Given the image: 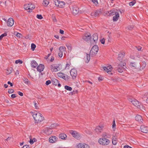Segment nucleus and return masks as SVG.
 <instances>
[{
	"instance_id": "4d7b16f0",
	"label": "nucleus",
	"mask_w": 148,
	"mask_h": 148,
	"mask_svg": "<svg viewBox=\"0 0 148 148\" xmlns=\"http://www.w3.org/2000/svg\"><path fill=\"white\" fill-rule=\"evenodd\" d=\"M18 94L20 95L21 96H22L23 95V93L20 92V91H18Z\"/></svg>"
},
{
	"instance_id": "a878e982",
	"label": "nucleus",
	"mask_w": 148,
	"mask_h": 148,
	"mask_svg": "<svg viewBox=\"0 0 148 148\" xmlns=\"http://www.w3.org/2000/svg\"><path fill=\"white\" fill-rule=\"evenodd\" d=\"M92 38L94 41L96 42L98 39V35L96 33L94 34L92 36Z\"/></svg>"
},
{
	"instance_id": "6e6552de",
	"label": "nucleus",
	"mask_w": 148,
	"mask_h": 148,
	"mask_svg": "<svg viewBox=\"0 0 148 148\" xmlns=\"http://www.w3.org/2000/svg\"><path fill=\"white\" fill-rule=\"evenodd\" d=\"M35 8L34 5L32 4L31 3H29L28 4H25L24 5V8L26 10H29V12H31V10L34 9Z\"/></svg>"
},
{
	"instance_id": "f03ea898",
	"label": "nucleus",
	"mask_w": 148,
	"mask_h": 148,
	"mask_svg": "<svg viewBox=\"0 0 148 148\" xmlns=\"http://www.w3.org/2000/svg\"><path fill=\"white\" fill-rule=\"evenodd\" d=\"M129 101L131 102L135 106H136L138 108H139L142 110H144V107L142 105H140V103L136 99H130Z\"/></svg>"
},
{
	"instance_id": "473e14b6",
	"label": "nucleus",
	"mask_w": 148,
	"mask_h": 148,
	"mask_svg": "<svg viewBox=\"0 0 148 148\" xmlns=\"http://www.w3.org/2000/svg\"><path fill=\"white\" fill-rule=\"evenodd\" d=\"M49 3V2L48 0H44L43 1V4L45 6H47Z\"/></svg>"
},
{
	"instance_id": "dca6fc26",
	"label": "nucleus",
	"mask_w": 148,
	"mask_h": 148,
	"mask_svg": "<svg viewBox=\"0 0 148 148\" xmlns=\"http://www.w3.org/2000/svg\"><path fill=\"white\" fill-rule=\"evenodd\" d=\"M66 49L65 47H60L59 48L60 52L58 53V56L60 58H61L63 55V52Z\"/></svg>"
},
{
	"instance_id": "bb28decb",
	"label": "nucleus",
	"mask_w": 148,
	"mask_h": 148,
	"mask_svg": "<svg viewBox=\"0 0 148 148\" xmlns=\"http://www.w3.org/2000/svg\"><path fill=\"white\" fill-rule=\"evenodd\" d=\"M102 130V127H101L99 126H97L95 129L96 132L98 133L101 132Z\"/></svg>"
},
{
	"instance_id": "f704fd0d",
	"label": "nucleus",
	"mask_w": 148,
	"mask_h": 148,
	"mask_svg": "<svg viewBox=\"0 0 148 148\" xmlns=\"http://www.w3.org/2000/svg\"><path fill=\"white\" fill-rule=\"evenodd\" d=\"M130 66L131 67L136 68V64L135 62L131 63L130 64Z\"/></svg>"
},
{
	"instance_id": "423d86ee",
	"label": "nucleus",
	"mask_w": 148,
	"mask_h": 148,
	"mask_svg": "<svg viewBox=\"0 0 148 148\" xmlns=\"http://www.w3.org/2000/svg\"><path fill=\"white\" fill-rule=\"evenodd\" d=\"M61 65L52 64L50 66V69L51 71L53 72H56L60 71L61 69Z\"/></svg>"
},
{
	"instance_id": "a19ab883",
	"label": "nucleus",
	"mask_w": 148,
	"mask_h": 148,
	"mask_svg": "<svg viewBox=\"0 0 148 148\" xmlns=\"http://www.w3.org/2000/svg\"><path fill=\"white\" fill-rule=\"evenodd\" d=\"M52 17L53 21L54 22H57V20L55 16L54 15H52Z\"/></svg>"
},
{
	"instance_id": "393cba45",
	"label": "nucleus",
	"mask_w": 148,
	"mask_h": 148,
	"mask_svg": "<svg viewBox=\"0 0 148 148\" xmlns=\"http://www.w3.org/2000/svg\"><path fill=\"white\" fill-rule=\"evenodd\" d=\"M31 66L33 68H35L38 65V64L35 60L31 61Z\"/></svg>"
},
{
	"instance_id": "e433bc0d",
	"label": "nucleus",
	"mask_w": 148,
	"mask_h": 148,
	"mask_svg": "<svg viewBox=\"0 0 148 148\" xmlns=\"http://www.w3.org/2000/svg\"><path fill=\"white\" fill-rule=\"evenodd\" d=\"M65 88L66 89L70 91L72 90V88L71 87L67 86H65Z\"/></svg>"
},
{
	"instance_id": "e2e57ef3",
	"label": "nucleus",
	"mask_w": 148,
	"mask_h": 148,
	"mask_svg": "<svg viewBox=\"0 0 148 148\" xmlns=\"http://www.w3.org/2000/svg\"><path fill=\"white\" fill-rule=\"evenodd\" d=\"M54 57L53 56H51L50 61L51 62H53L54 60Z\"/></svg>"
},
{
	"instance_id": "052dcab7",
	"label": "nucleus",
	"mask_w": 148,
	"mask_h": 148,
	"mask_svg": "<svg viewBox=\"0 0 148 148\" xmlns=\"http://www.w3.org/2000/svg\"><path fill=\"white\" fill-rule=\"evenodd\" d=\"M60 33L62 34H64V31L63 30H62V29H60Z\"/></svg>"
},
{
	"instance_id": "2f4dec72",
	"label": "nucleus",
	"mask_w": 148,
	"mask_h": 148,
	"mask_svg": "<svg viewBox=\"0 0 148 148\" xmlns=\"http://www.w3.org/2000/svg\"><path fill=\"white\" fill-rule=\"evenodd\" d=\"M23 82L25 84H30V82L29 81V80L25 78L23 79Z\"/></svg>"
},
{
	"instance_id": "6ab92c4d",
	"label": "nucleus",
	"mask_w": 148,
	"mask_h": 148,
	"mask_svg": "<svg viewBox=\"0 0 148 148\" xmlns=\"http://www.w3.org/2000/svg\"><path fill=\"white\" fill-rule=\"evenodd\" d=\"M58 138L55 136H53L49 138V141L51 143H53L56 142Z\"/></svg>"
},
{
	"instance_id": "c756f323",
	"label": "nucleus",
	"mask_w": 148,
	"mask_h": 148,
	"mask_svg": "<svg viewBox=\"0 0 148 148\" xmlns=\"http://www.w3.org/2000/svg\"><path fill=\"white\" fill-rule=\"evenodd\" d=\"M85 59L86 62L88 63L90 59V55L86 53V57L85 58Z\"/></svg>"
},
{
	"instance_id": "603ef678",
	"label": "nucleus",
	"mask_w": 148,
	"mask_h": 148,
	"mask_svg": "<svg viewBox=\"0 0 148 148\" xmlns=\"http://www.w3.org/2000/svg\"><path fill=\"white\" fill-rule=\"evenodd\" d=\"M34 106L36 109H38V107L37 106V103H36L35 101L34 102Z\"/></svg>"
},
{
	"instance_id": "13d9d810",
	"label": "nucleus",
	"mask_w": 148,
	"mask_h": 148,
	"mask_svg": "<svg viewBox=\"0 0 148 148\" xmlns=\"http://www.w3.org/2000/svg\"><path fill=\"white\" fill-rule=\"evenodd\" d=\"M136 48L138 51H140L141 49V47L140 46L136 47Z\"/></svg>"
},
{
	"instance_id": "c03bdc74",
	"label": "nucleus",
	"mask_w": 148,
	"mask_h": 148,
	"mask_svg": "<svg viewBox=\"0 0 148 148\" xmlns=\"http://www.w3.org/2000/svg\"><path fill=\"white\" fill-rule=\"evenodd\" d=\"M7 35V34L5 33H4L3 34H2L0 36V39L1 40L4 36H5Z\"/></svg>"
},
{
	"instance_id": "37998d69",
	"label": "nucleus",
	"mask_w": 148,
	"mask_h": 148,
	"mask_svg": "<svg viewBox=\"0 0 148 148\" xmlns=\"http://www.w3.org/2000/svg\"><path fill=\"white\" fill-rule=\"evenodd\" d=\"M66 46L69 50L71 51V45L68 44L66 45Z\"/></svg>"
},
{
	"instance_id": "aec40b11",
	"label": "nucleus",
	"mask_w": 148,
	"mask_h": 148,
	"mask_svg": "<svg viewBox=\"0 0 148 148\" xmlns=\"http://www.w3.org/2000/svg\"><path fill=\"white\" fill-rule=\"evenodd\" d=\"M14 23V21L12 18H9L7 22V25L8 26H12Z\"/></svg>"
},
{
	"instance_id": "4c0bfd02",
	"label": "nucleus",
	"mask_w": 148,
	"mask_h": 148,
	"mask_svg": "<svg viewBox=\"0 0 148 148\" xmlns=\"http://www.w3.org/2000/svg\"><path fill=\"white\" fill-rule=\"evenodd\" d=\"M15 63L16 64H17L18 63H19V64H21L22 63L23 61L21 60H16L15 61Z\"/></svg>"
},
{
	"instance_id": "3c124183",
	"label": "nucleus",
	"mask_w": 148,
	"mask_h": 148,
	"mask_svg": "<svg viewBox=\"0 0 148 148\" xmlns=\"http://www.w3.org/2000/svg\"><path fill=\"white\" fill-rule=\"evenodd\" d=\"M51 54V53H49L48 54L47 56H46L45 57V58L47 60V61H49V60L48 59V58L49 57V56H50Z\"/></svg>"
},
{
	"instance_id": "79ce46f5",
	"label": "nucleus",
	"mask_w": 148,
	"mask_h": 148,
	"mask_svg": "<svg viewBox=\"0 0 148 148\" xmlns=\"http://www.w3.org/2000/svg\"><path fill=\"white\" fill-rule=\"evenodd\" d=\"M36 17L40 19H41L43 18L42 16L41 15L37 14L36 16Z\"/></svg>"
},
{
	"instance_id": "864d4df0",
	"label": "nucleus",
	"mask_w": 148,
	"mask_h": 148,
	"mask_svg": "<svg viewBox=\"0 0 148 148\" xmlns=\"http://www.w3.org/2000/svg\"><path fill=\"white\" fill-rule=\"evenodd\" d=\"M77 147L78 148H81L83 147V145H82L81 143H79L77 145Z\"/></svg>"
},
{
	"instance_id": "ea45409f",
	"label": "nucleus",
	"mask_w": 148,
	"mask_h": 148,
	"mask_svg": "<svg viewBox=\"0 0 148 148\" xmlns=\"http://www.w3.org/2000/svg\"><path fill=\"white\" fill-rule=\"evenodd\" d=\"M82 147H84V148H90L89 146L87 144H84L83 145Z\"/></svg>"
},
{
	"instance_id": "f3484780",
	"label": "nucleus",
	"mask_w": 148,
	"mask_h": 148,
	"mask_svg": "<svg viewBox=\"0 0 148 148\" xmlns=\"http://www.w3.org/2000/svg\"><path fill=\"white\" fill-rule=\"evenodd\" d=\"M52 83L53 84L56 86L58 85L59 87H60L61 85L59 83V81L55 78H53L51 79Z\"/></svg>"
},
{
	"instance_id": "09e8293b",
	"label": "nucleus",
	"mask_w": 148,
	"mask_h": 148,
	"mask_svg": "<svg viewBox=\"0 0 148 148\" xmlns=\"http://www.w3.org/2000/svg\"><path fill=\"white\" fill-rule=\"evenodd\" d=\"M16 35L17 37H18L19 38L21 37L22 36V35L21 34L19 33H17L16 34Z\"/></svg>"
},
{
	"instance_id": "0eeeda50",
	"label": "nucleus",
	"mask_w": 148,
	"mask_h": 148,
	"mask_svg": "<svg viewBox=\"0 0 148 148\" xmlns=\"http://www.w3.org/2000/svg\"><path fill=\"white\" fill-rule=\"evenodd\" d=\"M99 50L98 47L97 45L94 46L92 48L90 53L92 56L95 55Z\"/></svg>"
},
{
	"instance_id": "de8ad7c7",
	"label": "nucleus",
	"mask_w": 148,
	"mask_h": 148,
	"mask_svg": "<svg viewBox=\"0 0 148 148\" xmlns=\"http://www.w3.org/2000/svg\"><path fill=\"white\" fill-rule=\"evenodd\" d=\"M135 3V2L132 1L129 3V4L130 6H132Z\"/></svg>"
},
{
	"instance_id": "774afa93",
	"label": "nucleus",
	"mask_w": 148,
	"mask_h": 148,
	"mask_svg": "<svg viewBox=\"0 0 148 148\" xmlns=\"http://www.w3.org/2000/svg\"><path fill=\"white\" fill-rule=\"evenodd\" d=\"M124 148H132V147L128 145H126L124 146Z\"/></svg>"
},
{
	"instance_id": "c85d7f7f",
	"label": "nucleus",
	"mask_w": 148,
	"mask_h": 148,
	"mask_svg": "<svg viewBox=\"0 0 148 148\" xmlns=\"http://www.w3.org/2000/svg\"><path fill=\"white\" fill-rule=\"evenodd\" d=\"M103 138H110V135L106 133H104L102 135Z\"/></svg>"
},
{
	"instance_id": "2eb2a0df",
	"label": "nucleus",
	"mask_w": 148,
	"mask_h": 148,
	"mask_svg": "<svg viewBox=\"0 0 148 148\" xmlns=\"http://www.w3.org/2000/svg\"><path fill=\"white\" fill-rule=\"evenodd\" d=\"M102 11L101 10V9L97 10L92 12L91 13V15L92 16L96 17L101 14L102 12Z\"/></svg>"
},
{
	"instance_id": "49530a36",
	"label": "nucleus",
	"mask_w": 148,
	"mask_h": 148,
	"mask_svg": "<svg viewBox=\"0 0 148 148\" xmlns=\"http://www.w3.org/2000/svg\"><path fill=\"white\" fill-rule=\"evenodd\" d=\"M14 92V90L12 89H9L8 91V93H12Z\"/></svg>"
},
{
	"instance_id": "338daca9",
	"label": "nucleus",
	"mask_w": 148,
	"mask_h": 148,
	"mask_svg": "<svg viewBox=\"0 0 148 148\" xmlns=\"http://www.w3.org/2000/svg\"><path fill=\"white\" fill-rule=\"evenodd\" d=\"M11 97L12 98H15L16 97V95L13 94L11 95Z\"/></svg>"
},
{
	"instance_id": "cd10ccee",
	"label": "nucleus",
	"mask_w": 148,
	"mask_h": 148,
	"mask_svg": "<svg viewBox=\"0 0 148 148\" xmlns=\"http://www.w3.org/2000/svg\"><path fill=\"white\" fill-rule=\"evenodd\" d=\"M59 138L62 139H66L67 137L66 134L64 133L61 134L59 135Z\"/></svg>"
},
{
	"instance_id": "1a4fd4ad",
	"label": "nucleus",
	"mask_w": 148,
	"mask_h": 148,
	"mask_svg": "<svg viewBox=\"0 0 148 148\" xmlns=\"http://www.w3.org/2000/svg\"><path fill=\"white\" fill-rule=\"evenodd\" d=\"M70 133L73 137L77 139H79L81 138V137L80 134L76 131L71 130L70 132Z\"/></svg>"
},
{
	"instance_id": "5701e85b",
	"label": "nucleus",
	"mask_w": 148,
	"mask_h": 148,
	"mask_svg": "<svg viewBox=\"0 0 148 148\" xmlns=\"http://www.w3.org/2000/svg\"><path fill=\"white\" fill-rule=\"evenodd\" d=\"M135 119L138 121L142 122L143 119L142 117L139 115H138L136 116Z\"/></svg>"
},
{
	"instance_id": "69168bd1",
	"label": "nucleus",
	"mask_w": 148,
	"mask_h": 148,
	"mask_svg": "<svg viewBox=\"0 0 148 148\" xmlns=\"http://www.w3.org/2000/svg\"><path fill=\"white\" fill-rule=\"evenodd\" d=\"M123 58V57H120V58H119V57H118V59L119 61H120V62H122V60Z\"/></svg>"
},
{
	"instance_id": "58836bf2",
	"label": "nucleus",
	"mask_w": 148,
	"mask_h": 148,
	"mask_svg": "<svg viewBox=\"0 0 148 148\" xmlns=\"http://www.w3.org/2000/svg\"><path fill=\"white\" fill-rule=\"evenodd\" d=\"M36 47V45L33 43L31 44V49L33 51H34Z\"/></svg>"
},
{
	"instance_id": "20e7f679",
	"label": "nucleus",
	"mask_w": 148,
	"mask_h": 148,
	"mask_svg": "<svg viewBox=\"0 0 148 148\" xmlns=\"http://www.w3.org/2000/svg\"><path fill=\"white\" fill-rule=\"evenodd\" d=\"M109 13V16L113 15L115 14V15L113 17V21H117L119 17V15L118 12H114L112 10L110 11L109 12H108Z\"/></svg>"
},
{
	"instance_id": "bf43d9fd",
	"label": "nucleus",
	"mask_w": 148,
	"mask_h": 148,
	"mask_svg": "<svg viewBox=\"0 0 148 148\" xmlns=\"http://www.w3.org/2000/svg\"><path fill=\"white\" fill-rule=\"evenodd\" d=\"M128 29L129 30H131L132 29L134 28V26H130L128 27Z\"/></svg>"
},
{
	"instance_id": "6e6d98bb",
	"label": "nucleus",
	"mask_w": 148,
	"mask_h": 148,
	"mask_svg": "<svg viewBox=\"0 0 148 148\" xmlns=\"http://www.w3.org/2000/svg\"><path fill=\"white\" fill-rule=\"evenodd\" d=\"M105 41V40L104 38H103L100 40L101 43L103 44H104Z\"/></svg>"
},
{
	"instance_id": "4be33fe9",
	"label": "nucleus",
	"mask_w": 148,
	"mask_h": 148,
	"mask_svg": "<svg viewBox=\"0 0 148 148\" xmlns=\"http://www.w3.org/2000/svg\"><path fill=\"white\" fill-rule=\"evenodd\" d=\"M44 68V66L43 65L40 64L37 67V70L38 71L40 72L43 71Z\"/></svg>"
},
{
	"instance_id": "9d476101",
	"label": "nucleus",
	"mask_w": 148,
	"mask_h": 148,
	"mask_svg": "<svg viewBox=\"0 0 148 148\" xmlns=\"http://www.w3.org/2000/svg\"><path fill=\"white\" fill-rule=\"evenodd\" d=\"M57 75L59 77L62 78L65 80H68L69 79V77L67 75L62 73L59 72L57 73Z\"/></svg>"
},
{
	"instance_id": "f8f14e48",
	"label": "nucleus",
	"mask_w": 148,
	"mask_h": 148,
	"mask_svg": "<svg viewBox=\"0 0 148 148\" xmlns=\"http://www.w3.org/2000/svg\"><path fill=\"white\" fill-rule=\"evenodd\" d=\"M103 69L104 71L108 74H110V75L112 74V73H110V72L112 71L113 68L111 65H110L107 67L104 66L103 67Z\"/></svg>"
},
{
	"instance_id": "9b49d317",
	"label": "nucleus",
	"mask_w": 148,
	"mask_h": 148,
	"mask_svg": "<svg viewBox=\"0 0 148 148\" xmlns=\"http://www.w3.org/2000/svg\"><path fill=\"white\" fill-rule=\"evenodd\" d=\"M82 38L84 40L88 41L91 38V34L89 33H86L83 35Z\"/></svg>"
},
{
	"instance_id": "8fccbe9b",
	"label": "nucleus",
	"mask_w": 148,
	"mask_h": 148,
	"mask_svg": "<svg viewBox=\"0 0 148 148\" xmlns=\"http://www.w3.org/2000/svg\"><path fill=\"white\" fill-rule=\"evenodd\" d=\"M90 1L95 4H97L98 3L97 0H90Z\"/></svg>"
},
{
	"instance_id": "ddd939ff",
	"label": "nucleus",
	"mask_w": 148,
	"mask_h": 148,
	"mask_svg": "<svg viewBox=\"0 0 148 148\" xmlns=\"http://www.w3.org/2000/svg\"><path fill=\"white\" fill-rule=\"evenodd\" d=\"M70 73L73 79H75L77 75L76 70L74 69H72L70 71Z\"/></svg>"
},
{
	"instance_id": "a18cd8bd",
	"label": "nucleus",
	"mask_w": 148,
	"mask_h": 148,
	"mask_svg": "<svg viewBox=\"0 0 148 148\" xmlns=\"http://www.w3.org/2000/svg\"><path fill=\"white\" fill-rule=\"evenodd\" d=\"M70 63H67L66 64V66L65 67V69H69V67L70 65Z\"/></svg>"
},
{
	"instance_id": "a211bd4d",
	"label": "nucleus",
	"mask_w": 148,
	"mask_h": 148,
	"mask_svg": "<svg viewBox=\"0 0 148 148\" xmlns=\"http://www.w3.org/2000/svg\"><path fill=\"white\" fill-rule=\"evenodd\" d=\"M141 131L144 133H147L148 132V127H145L144 125H141L140 126Z\"/></svg>"
},
{
	"instance_id": "f257e3e1",
	"label": "nucleus",
	"mask_w": 148,
	"mask_h": 148,
	"mask_svg": "<svg viewBox=\"0 0 148 148\" xmlns=\"http://www.w3.org/2000/svg\"><path fill=\"white\" fill-rule=\"evenodd\" d=\"M32 115L35 120L36 123H38L41 122L44 119V117L40 113H33L32 112Z\"/></svg>"
},
{
	"instance_id": "c9c22d12",
	"label": "nucleus",
	"mask_w": 148,
	"mask_h": 148,
	"mask_svg": "<svg viewBox=\"0 0 148 148\" xmlns=\"http://www.w3.org/2000/svg\"><path fill=\"white\" fill-rule=\"evenodd\" d=\"M58 125V124L57 123H53V124H52L51 125L50 127L51 128H55Z\"/></svg>"
},
{
	"instance_id": "680f3d73",
	"label": "nucleus",
	"mask_w": 148,
	"mask_h": 148,
	"mask_svg": "<svg viewBox=\"0 0 148 148\" xmlns=\"http://www.w3.org/2000/svg\"><path fill=\"white\" fill-rule=\"evenodd\" d=\"M34 141H33V140L32 139H30L29 141V143L31 144H32L34 142Z\"/></svg>"
},
{
	"instance_id": "b1692460",
	"label": "nucleus",
	"mask_w": 148,
	"mask_h": 148,
	"mask_svg": "<svg viewBox=\"0 0 148 148\" xmlns=\"http://www.w3.org/2000/svg\"><path fill=\"white\" fill-rule=\"evenodd\" d=\"M117 143V138L115 136H113L112 138V143L113 145H116Z\"/></svg>"
},
{
	"instance_id": "4468645a",
	"label": "nucleus",
	"mask_w": 148,
	"mask_h": 148,
	"mask_svg": "<svg viewBox=\"0 0 148 148\" xmlns=\"http://www.w3.org/2000/svg\"><path fill=\"white\" fill-rule=\"evenodd\" d=\"M55 5H57L60 8H63L65 5V3L64 2L62 1H60L58 0H56L55 1Z\"/></svg>"
},
{
	"instance_id": "72a5a7b5",
	"label": "nucleus",
	"mask_w": 148,
	"mask_h": 148,
	"mask_svg": "<svg viewBox=\"0 0 148 148\" xmlns=\"http://www.w3.org/2000/svg\"><path fill=\"white\" fill-rule=\"evenodd\" d=\"M125 54V53L124 52H121L119 54L118 57H119V58L120 57H123L124 56Z\"/></svg>"
},
{
	"instance_id": "39448f33",
	"label": "nucleus",
	"mask_w": 148,
	"mask_h": 148,
	"mask_svg": "<svg viewBox=\"0 0 148 148\" xmlns=\"http://www.w3.org/2000/svg\"><path fill=\"white\" fill-rule=\"evenodd\" d=\"M126 64L123 63L122 62H120V64L118 65L117 71L118 72L120 73H122L125 70L124 67L125 66Z\"/></svg>"
},
{
	"instance_id": "412c9836",
	"label": "nucleus",
	"mask_w": 148,
	"mask_h": 148,
	"mask_svg": "<svg viewBox=\"0 0 148 148\" xmlns=\"http://www.w3.org/2000/svg\"><path fill=\"white\" fill-rule=\"evenodd\" d=\"M52 131V130L50 128H46L44 131L45 133L48 135L51 134Z\"/></svg>"
},
{
	"instance_id": "7c9ffc66",
	"label": "nucleus",
	"mask_w": 148,
	"mask_h": 148,
	"mask_svg": "<svg viewBox=\"0 0 148 148\" xmlns=\"http://www.w3.org/2000/svg\"><path fill=\"white\" fill-rule=\"evenodd\" d=\"M79 12V10L78 8H74L73 9V12L74 15H76Z\"/></svg>"
},
{
	"instance_id": "0e129e2a",
	"label": "nucleus",
	"mask_w": 148,
	"mask_h": 148,
	"mask_svg": "<svg viewBox=\"0 0 148 148\" xmlns=\"http://www.w3.org/2000/svg\"><path fill=\"white\" fill-rule=\"evenodd\" d=\"M8 84H10V86H13V85L10 82V81H8Z\"/></svg>"
},
{
	"instance_id": "5fc2aeb1",
	"label": "nucleus",
	"mask_w": 148,
	"mask_h": 148,
	"mask_svg": "<svg viewBox=\"0 0 148 148\" xmlns=\"http://www.w3.org/2000/svg\"><path fill=\"white\" fill-rule=\"evenodd\" d=\"M51 83V81L50 80H48V81H47L46 82V84L47 85H48L49 84H50Z\"/></svg>"
},
{
	"instance_id": "7ed1b4c3",
	"label": "nucleus",
	"mask_w": 148,
	"mask_h": 148,
	"mask_svg": "<svg viewBox=\"0 0 148 148\" xmlns=\"http://www.w3.org/2000/svg\"><path fill=\"white\" fill-rule=\"evenodd\" d=\"M99 143L103 146H107L110 143V141L107 138H99L98 140Z\"/></svg>"
}]
</instances>
